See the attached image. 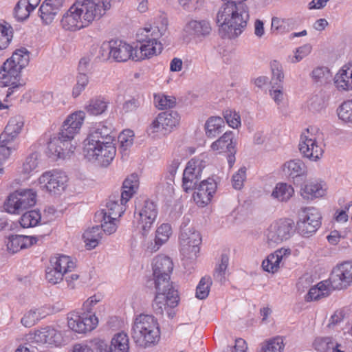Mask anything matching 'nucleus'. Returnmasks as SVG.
Wrapping results in <instances>:
<instances>
[{
	"label": "nucleus",
	"mask_w": 352,
	"mask_h": 352,
	"mask_svg": "<svg viewBox=\"0 0 352 352\" xmlns=\"http://www.w3.org/2000/svg\"><path fill=\"white\" fill-rule=\"evenodd\" d=\"M131 337L135 344L146 349L155 345L160 338V331L157 319L148 314L137 316L133 322Z\"/></svg>",
	"instance_id": "nucleus-4"
},
{
	"label": "nucleus",
	"mask_w": 352,
	"mask_h": 352,
	"mask_svg": "<svg viewBox=\"0 0 352 352\" xmlns=\"http://www.w3.org/2000/svg\"><path fill=\"white\" fill-rule=\"evenodd\" d=\"M37 343L47 344L56 346H60L63 342V338L60 331L47 327L35 331L33 337Z\"/></svg>",
	"instance_id": "nucleus-24"
},
{
	"label": "nucleus",
	"mask_w": 352,
	"mask_h": 352,
	"mask_svg": "<svg viewBox=\"0 0 352 352\" xmlns=\"http://www.w3.org/2000/svg\"><path fill=\"white\" fill-rule=\"evenodd\" d=\"M299 151L304 157L311 161L320 160L324 153V144L318 129H307L300 135Z\"/></svg>",
	"instance_id": "nucleus-9"
},
{
	"label": "nucleus",
	"mask_w": 352,
	"mask_h": 352,
	"mask_svg": "<svg viewBox=\"0 0 352 352\" xmlns=\"http://www.w3.org/2000/svg\"><path fill=\"white\" fill-rule=\"evenodd\" d=\"M111 58L117 62H125L129 59L139 60L138 50L130 44L120 40H111Z\"/></svg>",
	"instance_id": "nucleus-21"
},
{
	"label": "nucleus",
	"mask_w": 352,
	"mask_h": 352,
	"mask_svg": "<svg viewBox=\"0 0 352 352\" xmlns=\"http://www.w3.org/2000/svg\"><path fill=\"white\" fill-rule=\"evenodd\" d=\"M283 171L287 177L294 179L305 175L306 173V167L301 160H293L283 164Z\"/></svg>",
	"instance_id": "nucleus-37"
},
{
	"label": "nucleus",
	"mask_w": 352,
	"mask_h": 352,
	"mask_svg": "<svg viewBox=\"0 0 352 352\" xmlns=\"http://www.w3.org/2000/svg\"><path fill=\"white\" fill-rule=\"evenodd\" d=\"M126 204L122 201V198L111 197L106 205V209L102 210L98 216H111L118 219L126 210Z\"/></svg>",
	"instance_id": "nucleus-32"
},
{
	"label": "nucleus",
	"mask_w": 352,
	"mask_h": 352,
	"mask_svg": "<svg viewBox=\"0 0 352 352\" xmlns=\"http://www.w3.org/2000/svg\"><path fill=\"white\" fill-rule=\"evenodd\" d=\"M292 233V223L289 220L279 219L273 222L265 231L269 245H275L289 239Z\"/></svg>",
	"instance_id": "nucleus-16"
},
{
	"label": "nucleus",
	"mask_w": 352,
	"mask_h": 352,
	"mask_svg": "<svg viewBox=\"0 0 352 352\" xmlns=\"http://www.w3.org/2000/svg\"><path fill=\"white\" fill-rule=\"evenodd\" d=\"M339 120L347 124H352V99L341 103L337 109Z\"/></svg>",
	"instance_id": "nucleus-48"
},
{
	"label": "nucleus",
	"mask_w": 352,
	"mask_h": 352,
	"mask_svg": "<svg viewBox=\"0 0 352 352\" xmlns=\"http://www.w3.org/2000/svg\"><path fill=\"white\" fill-rule=\"evenodd\" d=\"M210 23L206 20H191L184 28V31L189 35L196 37H205L211 32Z\"/></svg>",
	"instance_id": "nucleus-31"
},
{
	"label": "nucleus",
	"mask_w": 352,
	"mask_h": 352,
	"mask_svg": "<svg viewBox=\"0 0 352 352\" xmlns=\"http://www.w3.org/2000/svg\"><path fill=\"white\" fill-rule=\"evenodd\" d=\"M212 284L210 276L201 278L196 289V297L199 299H205L208 297L210 292V287Z\"/></svg>",
	"instance_id": "nucleus-55"
},
{
	"label": "nucleus",
	"mask_w": 352,
	"mask_h": 352,
	"mask_svg": "<svg viewBox=\"0 0 352 352\" xmlns=\"http://www.w3.org/2000/svg\"><path fill=\"white\" fill-rule=\"evenodd\" d=\"M246 179V168L241 167L234 173L232 178V186L236 190H240L243 186V183Z\"/></svg>",
	"instance_id": "nucleus-64"
},
{
	"label": "nucleus",
	"mask_w": 352,
	"mask_h": 352,
	"mask_svg": "<svg viewBox=\"0 0 352 352\" xmlns=\"http://www.w3.org/2000/svg\"><path fill=\"white\" fill-rule=\"evenodd\" d=\"M97 218H101V231L102 230L107 234H111L114 233L118 228V219L116 217H111V216H98Z\"/></svg>",
	"instance_id": "nucleus-53"
},
{
	"label": "nucleus",
	"mask_w": 352,
	"mask_h": 352,
	"mask_svg": "<svg viewBox=\"0 0 352 352\" xmlns=\"http://www.w3.org/2000/svg\"><path fill=\"white\" fill-rule=\"evenodd\" d=\"M3 141L0 136V160L6 161L8 160L13 151L18 148L16 142H14L6 138Z\"/></svg>",
	"instance_id": "nucleus-51"
},
{
	"label": "nucleus",
	"mask_w": 352,
	"mask_h": 352,
	"mask_svg": "<svg viewBox=\"0 0 352 352\" xmlns=\"http://www.w3.org/2000/svg\"><path fill=\"white\" fill-rule=\"evenodd\" d=\"M48 314L45 307L31 309L21 318V324L25 327H31Z\"/></svg>",
	"instance_id": "nucleus-38"
},
{
	"label": "nucleus",
	"mask_w": 352,
	"mask_h": 352,
	"mask_svg": "<svg viewBox=\"0 0 352 352\" xmlns=\"http://www.w3.org/2000/svg\"><path fill=\"white\" fill-rule=\"evenodd\" d=\"M64 0H45L39 8L40 17L45 24L51 23L63 7Z\"/></svg>",
	"instance_id": "nucleus-28"
},
{
	"label": "nucleus",
	"mask_w": 352,
	"mask_h": 352,
	"mask_svg": "<svg viewBox=\"0 0 352 352\" xmlns=\"http://www.w3.org/2000/svg\"><path fill=\"white\" fill-rule=\"evenodd\" d=\"M129 340L128 335L124 332H119L113 337L109 352H129Z\"/></svg>",
	"instance_id": "nucleus-42"
},
{
	"label": "nucleus",
	"mask_w": 352,
	"mask_h": 352,
	"mask_svg": "<svg viewBox=\"0 0 352 352\" xmlns=\"http://www.w3.org/2000/svg\"><path fill=\"white\" fill-rule=\"evenodd\" d=\"M330 281L336 289L346 288L352 283V261L337 265L332 270Z\"/></svg>",
	"instance_id": "nucleus-18"
},
{
	"label": "nucleus",
	"mask_w": 352,
	"mask_h": 352,
	"mask_svg": "<svg viewBox=\"0 0 352 352\" xmlns=\"http://www.w3.org/2000/svg\"><path fill=\"white\" fill-rule=\"evenodd\" d=\"M283 349V338L276 337L263 343L258 352H282Z\"/></svg>",
	"instance_id": "nucleus-52"
},
{
	"label": "nucleus",
	"mask_w": 352,
	"mask_h": 352,
	"mask_svg": "<svg viewBox=\"0 0 352 352\" xmlns=\"http://www.w3.org/2000/svg\"><path fill=\"white\" fill-rule=\"evenodd\" d=\"M203 168L201 161L198 159H191L187 163L182 177V188L185 192L195 188L201 179Z\"/></svg>",
	"instance_id": "nucleus-17"
},
{
	"label": "nucleus",
	"mask_w": 352,
	"mask_h": 352,
	"mask_svg": "<svg viewBox=\"0 0 352 352\" xmlns=\"http://www.w3.org/2000/svg\"><path fill=\"white\" fill-rule=\"evenodd\" d=\"M158 214L157 204L150 199L144 201L135 208L134 217L140 234L146 236L150 232Z\"/></svg>",
	"instance_id": "nucleus-11"
},
{
	"label": "nucleus",
	"mask_w": 352,
	"mask_h": 352,
	"mask_svg": "<svg viewBox=\"0 0 352 352\" xmlns=\"http://www.w3.org/2000/svg\"><path fill=\"white\" fill-rule=\"evenodd\" d=\"M311 78L319 85L329 83L331 79L330 70L326 67H318L311 72Z\"/></svg>",
	"instance_id": "nucleus-49"
},
{
	"label": "nucleus",
	"mask_w": 352,
	"mask_h": 352,
	"mask_svg": "<svg viewBox=\"0 0 352 352\" xmlns=\"http://www.w3.org/2000/svg\"><path fill=\"white\" fill-rule=\"evenodd\" d=\"M30 60V53L25 47L16 50L11 58L8 59L0 70V79H2L5 86L12 85V88L18 87L21 70L25 67Z\"/></svg>",
	"instance_id": "nucleus-6"
},
{
	"label": "nucleus",
	"mask_w": 352,
	"mask_h": 352,
	"mask_svg": "<svg viewBox=\"0 0 352 352\" xmlns=\"http://www.w3.org/2000/svg\"><path fill=\"white\" fill-rule=\"evenodd\" d=\"M168 18L166 14L162 13L157 16L152 24L146 25L142 30L150 33L151 36L161 38L168 30Z\"/></svg>",
	"instance_id": "nucleus-33"
},
{
	"label": "nucleus",
	"mask_w": 352,
	"mask_h": 352,
	"mask_svg": "<svg viewBox=\"0 0 352 352\" xmlns=\"http://www.w3.org/2000/svg\"><path fill=\"white\" fill-rule=\"evenodd\" d=\"M201 243V237L199 232L192 228H186V225L182 226L179 235V250L184 265L192 263L197 259Z\"/></svg>",
	"instance_id": "nucleus-8"
},
{
	"label": "nucleus",
	"mask_w": 352,
	"mask_h": 352,
	"mask_svg": "<svg viewBox=\"0 0 352 352\" xmlns=\"http://www.w3.org/2000/svg\"><path fill=\"white\" fill-rule=\"evenodd\" d=\"M102 16L94 3L77 0L63 15L60 25L65 30L75 32L88 27Z\"/></svg>",
	"instance_id": "nucleus-3"
},
{
	"label": "nucleus",
	"mask_w": 352,
	"mask_h": 352,
	"mask_svg": "<svg viewBox=\"0 0 352 352\" xmlns=\"http://www.w3.org/2000/svg\"><path fill=\"white\" fill-rule=\"evenodd\" d=\"M91 140L114 142L115 135L112 124L107 122L96 123L84 142H91Z\"/></svg>",
	"instance_id": "nucleus-25"
},
{
	"label": "nucleus",
	"mask_w": 352,
	"mask_h": 352,
	"mask_svg": "<svg viewBox=\"0 0 352 352\" xmlns=\"http://www.w3.org/2000/svg\"><path fill=\"white\" fill-rule=\"evenodd\" d=\"M321 219L322 215L318 209L314 207L304 208L297 221L298 232L302 236L309 237L320 227Z\"/></svg>",
	"instance_id": "nucleus-14"
},
{
	"label": "nucleus",
	"mask_w": 352,
	"mask_h": 352,
	"mask_svg": "<svg viewBox=\"0 0 352 352\" xmlns=\"http://www.w3.org/2000/svg\"><path fill=\"white\" fill-rule=\"evenodd\" d=\"M228 262V256L227 254H222L221 257V263L216 267L214 273V278L216 280L220 283H223L226 280V274Z\"/></svg>",
	"instance_id": "nucleus-56"
},
{
	"label": "nucleus",
	"mask_w": 352,
	"mask_h": 352,
	"mask_svg": "<svg viewBox=\"0 0 352 352\" xmlns=\"http://www.w3.org/2000/svg\"><path fill=\"white\" fill-rule=\"evenodd\" d=\"M14 11L16 17L18 19L23 21L29 16L33 10H30V7L26 3L25 0H19L14 8Z\"/></svg>",
	"instance_id": "nucleus-63"
},
{
	"label": "nucleus",
	"mask_w": 352,
	"mask_h": 352,
	"mask_svg": "<svg viewBox=\"0 0 352 352\" xmlns=\"http://www.w3.org/2000/svg\"><path fill=\"white\" fill-rule=\"evenodd\" d=\"M85 118L84 111H77L71 113L64 121L60 133L61 137L72 140L79 133Z\"/></svg>",
	"instance_id": "nucleus-20"
},
{
	"label": "nucleus",
	"mask_w": 352,
	"mask_h": 352,
	"mask_svg": "<svg viewBox=\"0 0 352 352\" xmlns=\"http://www.w3.org/2000/svg\"><path fill=\"white\" fill-rule=\"evenodd\" d=\"M40 155L37 152L30 154L25 160L21 167V173L29 176L36 171L39 164Z\"/></svg>",
	"instance_id": "nucleus-46"
},
{
	"label": "nucleus",
	"mask_w": 352,
	"mask_h": 352,
	"mask_svg": "<svg viewBox=\"0 0 352 352\" xmlns=\"http://www.w3.org/2000/svg\"><path fill=\"white\" fill-rule=\"evenodd\" d=\"M233 138V132L227 131L221 138L212 144L211 148L213 151H218L219 153L233 151L234 148Z\"/></svg>",
	"instance_id": "nucleus-39"
},
{
	"label": "nucleus",
	"mask_w": 352,
	"mask_h": 352,
	"mask_svg": "<svg viewBox=\"0 0 352 352\" xmlns=\"http://www.w3.org/2000/svg\"><path fill=\"white\" fill-rule=\"evenodd\" d=\"M179 115L176 111L160 113L146 128L147 135L158 139L168 135L179 122Z\"/></svg>",
	"instance_id": "nucleus-10"
},
{
	"label": "nucleus",
	"mask_w": 352,
	"mask_h": 352,
	"mask_svg": "<svg viewBox=\"0 0 352 352\" xmlns=\"http://www.w3.org/2000/svg\"><path fill=\"white\" fill-rule=\"evenodd\" d=\"M224 126L223 119L219 116H212L205 124L206 134L208 138H214L221 132Z\"/></svg>",
	"instance_id": "nucleus-44"
},
{
	"label": "nucleus",
	"mask_w": 352,
	"mask_h": 352,
	"mask_svg": "<svg viewBox=\"0 0 352 352\" xmlns=\"http://www.w3.org/2000/svg\"><path fill=\"white\" fill-rule=\"evenodd\" d=\"M327 190V185L322 181L314 180L308 182L300 189V195L303 199L313 200L324 197Z\"/></svg>",
	"instance_id": "nucleus-27"
},
{
	"label": "nucleus",
	"mask_w": 352,
	"mask_h": 352,
	"mask_svg": "<svg viewBox=\"0 0 352 352\" xmlns=\"http://www.w3.org/2000/svg\"><path fill=\"white\" fill-rule=\"evenodd\" d=\"M249 19L246 4L225 2L217 14L219 33L223 38H236L245 30Z\"/></svg>",
	"instance_id": "nucleus-2"
},
{
	"label": "nucleus",
	"mask_w": 352,
	"mask_h": 352,
	"mask_svg": "<svg viewBox=\"0 0 352 352\" xmlns=\"http://www.w3.org/2000/svg\"><path fill=\"white\" fill-rule=\"evenodd\" d=\"M41 220L39 210H32L25 212L20 218L19 223L23 228H28L38 226Z\"/></svg>",
	"instance_id": "nucleus-45"
},
{
	"label": "nucleus",
	"mask_w": 352,
	"mask_h": 352,
	"mask_svg": "<svg viewBox=\"0 0 352 352\" xmlns=\"http://www.w3.org/2000/svg\"><path fill=\"white\" fill-rule=\"evenodd\" d=\"M109 104V100L104 97L92 98L85 104V112L92 116L102 115L107 110Z\"/></svg>",
	"instance_id": "nucleus-34"
},
{
	"label": "nucleus",
	"mask_w": 352,
	"mask_h": 352,
	"mask_svg": "<svg viewBox=\"0 0 352 352\" xmlns=\"http://www.w3.org/2000/svg\"><path fill=\"white\" fill-rule=\"evenodd\" d=\"M83 155L89 161L97 162L107 166L116 154L115 143L112 141L92 140L84 142Z\"/></svg>",
	"instance_id": "nucleus-7"
},
{
	"label": "nucleus",
	"mask_w": 352,
	"mask_h": 352,
	"mask_svg": "<svg viewBox=\"0 0 352 352\" xmlns=\"http://www.w3.org/2000/svg\"><path fill=\"white\" fill-rule=\"evenodd\" d=\"M67 175L62 170H52L44 172L38 179L40 188L53 195H60L67 187Z\"/></svg>",
	"instance_id": "nucleus-13"
},
{
	"label": "nucleus",
	"mask_w": 352,
	"mask_h": 352,
	"mask_svg": "<svg viewBox=\"0 0 352 352\" xmlns=\"http://www.w3.org/2000/svg\"><path fill=\"white\" fill-rule=\"evenodd\" d=\"M223 114L224 119L230 127L237 129L241 126V117L236 111L232 109H226L223 111Z\"/></svg>",
	"instance_id": "nucleus-59"
},
{
	"label": "nucleus",
	"mask_w": 352,
	"mask_h": 352,
	"mask_svg": "<svg viewBox=\"0 0 352 352\" xmlns=\"http://www.w3.org/2000/svg\"><path fill=\"white\" fill-rule=\"evenodd\" d=\"M102 236V233L99 226L86 230L82 235L84 242L89 250L95 248L99 244Z\"/></svg>",
	"instance_id": "nucleus-41"
},
{
	"label": "nucleus",
	"mask_w": 352,
	"mask_h": 352,
	"mask_svg": "<svg viewBox=\"0 0 352 352\" xmlns=\"http://www.w3.org/2000/svg\"><path fill=\"white\" fill-rule=\"evenodd\" d=\"M291 254L289 248H280L267 256L263 261V270L270 273L276 272L280 267L281 263L285 261Z\"/></svg>",
	"instance_id": "nucleus-23"
},
{
	"label": "nucleus",
	"mask_w": 352,
	"mask_h": 352,
	"mask_svg": "<svg viewBox=\"0 0 352 352\" xmlns=\"http://www.w3.org/2000/svg\"><path fill=\"white\" fill-rule=\"evenodd\" d=\"M295 22L292 19L274 16L272 19L271 31L276 35L285 34L294 29Z\"/></svg>",
	"instance_id": "nucleus-36"
},
{
	"label": "nucleus",
	"mask_w": 352,
	"mask_h": 352,
	"mask_svg": "<svg viewBox=\"0 0 352 352\" xmlns=\"http://www.w3.org/2000/svg\"><path fill=\"white\" fill-rule=\"evenodd\" d=\"M89 82V78L85 74H79L77 76V82L73 87L72 96L74 98L78 97L85 89Z\"/></svg>",
	"instance_id": "nucleus-62"
},
{
	"label": "nucleus",
	"mask_w": 352,
	"mask_h": 352,
	"mask_svg": "<svg viewBox=\"0 0 352 352\" xmlns=\"http://www.w3.org/2000/svg\"><path fill=\"white\" fill-rule=\"evenodd\" d=\"M134 133L131 130H124L118 135V142L122 151H127L133 143Z\"/></svg>",
	"instance_id": "nucleus-58"
},
{
	"label": "nucleus",
	"mask_w": 352,
	"mask_h": 352,
	"mask_svg": "<svg viewBox=\"0 0 352 352\" xmlns=\"http://www.w3.org/2000/svg\"><path fill=\"white\" fill-rule=\"evenodd\" d=\"M271 69L272 73V85H282L281 82L284 78L283 68L279 62L274 60L271 63Z\"/></svg>",
	"instance_id": "nucleus-61"
},
{
	"label": "nucleus",
	"mask_w": 352,
	"mask_h": 352,
	"mask_svg": "<svg viewBox=\"0 0 352 352\" xmlns=\"http://www.w3.org/2000/svg\"><path fill=\"white\" fill-rule=\"evenodd\" d=\"M153 276L156 294L153 302V309L156 314L162 315L164 311L170 318L174 313L172 309L178 305V292L170 281V274L173 269L171 259L165 255L155 256L152 262Z\"/></svg>",
	"instance_id": "nucleus-1"
},
{
	"label": "nucleus",
	"mask_w": 352,
	"mask_h": 352,
	"mask_svg": "<svg viewBox=\"0 0 352 352\" xmlns=\"http://www.w3.org/2000/svg\"><path fill=\"white\" fill-rule=\"evenodd\" d=\"M36 242L37 239L34 236L16 234L8 237L6 245L8 250L14 254L28 248Z\"/></svg>",
	"instance_id": "nucleus-29"
},
{
	"label": "nucleus",
	"mask_w": 352,
	"mask_h": 352,
	"mask_svg": "<svg viewBox=\"0 0 352 352\" xmlns=\"http://www.w3.org/2000/svg\"><path fill=\"white\" fill-rule=\"evenodd\" d=\"M13 37L11 25L4 21H0V50L7 48Z\"/></svg>",
	"instance_id": "nucleus-47"
},
{
	"label": "nucleus",
	"mask_w": 352,
	"mask_h": 352,
	"mask_svg": "<svg viewBox=\"0 0 352 352\" xmlns=\"http://www.w3.org/2000/svg\"><path fill=\"white\" fill-rule=\"evenodd\" d=\"M334 344L335 342L333 341L331 338H317L314 342V346L316 350L319 352H331Z\"/></svg>",
	"instance_id": "nucleus-57"
},
{
	"label": "nucleus",
	"mask_w": 352,
	"mask_h": 352,
	"mask_svg": "<svg viewBox=\"0 0 352 352\" xmlns=\"http://www.w3.org/2000/svg\"><path fill=\"white\" fill-rule=\"evenodd\" d=\"M24 125V119L21 116H16L11 118L3 132L0 135L3 141L6 139L16 142L19 134L22 131Z\"/></svg>",
	"instance_id": "nucleus-30"
},
{
	"label": "nucleus",
	"mask_w": 352,
	"mask_h": 352,
	"mask_svg": "<svg viewBox=\"0 0 352 352\" xmlns=\"http://www.w3.org/2000/svg\"><path fill=\"white\" fill-rule=\"evenodd\" d=\"M294 189L292 185L279 182L273 188L271 197L279 202H287L294 195Z\"/></svg>",
	"instance_id": "nucleus-35"
},
{
	"label": "nucleus",
	"mask_w": 352,
	"mask_h": 352,
	"mask_svg": "<svg viewBox=\"0 0 352 352\" xmlns=\"http://www.w3.org/2000/svg\"><path fill=\"white\" fill-rule=\"evenodd\" d=\"M217 183L213 179L208 178L202 181L193 194V199L199 207L208 205L215 193Z\"/></svg>",
	"instance_id": "nucleus-22"
},
{
	"label": "nucleus",
	"mask_w": 352,
	"mask_h": 352,
	"mask_svg": "<svg viewBox=\"0 0 352 352\" xmlns=\"http://www.w3.org/2000/svg\"><path fill=\"white\" fill-rule=\"evenodd\" d=\"M63 276L61 270H59L55 266H52L51 263L46 269L45 278L52 284H56L61 281Z\"/></svg>",
	"instance_id": "nucleus-60"
},
{
	"label": "nucleus",
	"mask_w": 352,
	"mask_h": 352,
	"mask_svg": "<svg viewBox=\"0 0 352 352\" xmlns=\"http://www.w3.org/2000/svg\"><path fill=\"white\" fill-rule=\"evenodd\" d=\"M172 234L171 226L168 223H162L155 232V246L151 248L152 251H157L160 246L169 239Z\"/></svg>",
	"instance_id": "nucleus-43"
},
{
	"label": "nucleus",
	"mask_w": 352,
	"mask_h": 352,
	"mask_svg": "<svg viewBox=\"0 0 352 352\" xmlns=\"http://www.w3.org/2000/svg\"><path fill=\"white\" fill-rule=\"evenodd\" d=\"M36 202V192L33 189H21L11 193L6 199L4 208L10 214H19L34 206Z\"/></svg>",
	"instance_id": "nucleus-12"
},
{
	"label": "nucleus",
	"mask_w": 352,
	"mask_h": 352,
	"mask_svg": "<svg viewBox=\"0 0 352 352\" xmlns=\"http://www.w3.org/2000/svg\"><path fill=\"white\" fill-rule=\"evenodd\" d=\"M50 263L52 266H55L59 270H61L63 275L68 272H71L76 267L74 260L70 256L63 254L52 256L50 258Z\"/></svg>",
	"instance_id": "nucleus-40"
},
{
	"label": "nucleus",
	"mask_w": 352,
	"mask_h": 352,
	"mask_svg": "<svg viewBox=\"0 0 352 352\" xmlns=\"http://www.w3.org/2000/svg\"><path fill=\"white\" fill-rule=\"evenodd\" d=\"M75 148L70 140L61 137L59 133L58 138H54L48 142L47 154L53 159H65L74 152Z\"/></svg>",
	"instance_id": "nucleus-19"
},
{
	"label": "nucleus",
	"mask_w": 352,
	"mask_h": 352,
	"mask_svg": "<svg viewBox=\"0 0 352 352\" xmlns=\"http://www.w3.org/2000/svg\"><path fill=\"white\" fill-rule=\"evenodd\" d=\"M176 100L174 97L166 96L163 94L154 95L155 106L159 109L172 108L175 106Z\"/></svg>",
	"instance_id": "nucleus-54"
},
{
	"label": "nucleus",
	"mask_w": 352,
	"mask_h": 352,
	"mask_svg": "<svg viewBox=\"0 0 352 352\" xmlns=\"http://www.w3.org/2000/svg\"><path fill=\"white\" fill-rule=\"evenodd\" d=\"M136 39L140 43L139 56L140 60L149 58L153 56L160 54L163 45L160 38L151 36L150 33L142 29H140L136 34Z\"/></svg>",
	"instance_id": "nucleus-15"
},
{
	"label": "nucleus",
	"mask_w": 352,
	"mask_h": 352,
	"mask_svg": "<svg viewBox=\"0 0 352 352\" xmlns=\"http://www.w3.org/2000/svg\"><path fill=\"white\" fill-rule=\"evenodd\" d=\"M329 295V289L326 285L320 282L317 285L312 287L306 296L307 301L316 300Z\"/></svg>",
	"instance_id": "nucleus-50"
},
{
	"label": "nucleus",
	"mask_w": 352,
	"mask_h": 352,
	"mask_svg": "<svg viewBox=\"0 0 352 352\" xmlns=\"http://www.w3.org/2000/svg\"><path fill=\"white\" fill-rule=\"evenodd\" d=\"M334 85L339 91L352 90V62L344 65L333 78Z\"/></svg>",
	"instance_id": "nucleus-26"
},
{
	"label": "nucleus",
	"mask_w": 352,
	"mask_h": 352,
	"mask_svg": "<svg viewBox=\"0 0 352 352\" xmlns=\"http://www.w3.org/2000/svg\"><path fill=\"white\" fill-rule=\"evenodd\" d=\"M100 300L101 297L99 295L89 297L82 305L84 313L78 314L76 312H72L68 315V327L78 333H84L95 329L98 320L96 316L91 314V310L92 307Z\"/></svg>",
	"instance_id": "nucleus-5"
}]
</instances>
